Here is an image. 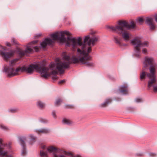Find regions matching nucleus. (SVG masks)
<instances>
[{
  "label": "nucleus",
  "instance_id": "nucleus-13",
  "mask_svg": "<svg viewBox=\"0 0 157 157\" xmlns=\"http://www.w3.org/2000/svg\"><path fill=\"white\" fill-rule=\"evenodd\" d=\"M60 36H58V38L57 40H59L62 43H63L64 42H65L66 43V45L68 46H70L71 45L72 47V43L71 42V41L68 40L67 39H67L68 41H69L70 42V43L68 41H66V38L64 37V35L61 32L60 33ZM68 36L67 37H68ZM70 37V36H69ZM78 37L77 38V39H76L75 38L77 42L78 43V41L77 39ZM71 38H73L72 37H71ZM73 38H74L73 37Z\"/></svg>",
  "mask_w": 157,
  "mask_h": 157
},
{
  "label": "nucleus",
  "instance_id": "nucleus-29",
  "mask_svg": "<svg viewBox=\"0 0 157 157\" xmlns=\"http://www.w3.org/2000/svg\"><path fill=\"white\" fill-rule=\"evenodd\" d=\"M29 136L31 138V140H34L35 139V136L32 135H29Z\"/></svg>",
  "mask_w": 157,
  "mask_h": 157
},
{
  "label": "nucleus",
  "instance_id": "nucleus-12",
  "mask_svg": "<svg viewBox=\"0 0 157 157\" xmlns=\"http://www.w3.org/2000/svg\"><path fill=\"white\" fill-rule=\"evenodd\" d=\"M6 145L3 143V140L0 139V156L1 157H12L7 155L8 151L6 149Z\"/></svg>",
  "mask_w": 157,
  "mask_h": 157
},
{
  "label": "nucleus",
  "instance_id": "nucleus-18",
  "mask_svg": "<svg viewBox=\"0 0 157 157\" xmlns=\"http://www.w3.org/2000/svg\"><path fill=\"white\" fill-rule=\"evenodd\" d=\"M112 101V100L111 98L106 99L105 101L99 105V106L100 107H106L108 105L111 103Z\"/></svg>",
  "mask_w": 157,
  "mask_h": 157
},
{
  "label": "nucleus",
  "instance_id": "nucleus-34",
  "mask_svg": "<svg viewBox=\"0 0 157 157\" xmlns=\"http://www.w3.org/2000/svg\"><path fill=\"white\" fill-rule=\"evenodd\" d=\"M9 112H12V113H14V112H15L16 111V109H11L9 110Z\"/></svg>",
  "mask_w": 157,
  "mask_h": 157
},
{
  "label": "nucleus",
  "instance_id": "nucleus-17",
  "mask_svg": "<svg viewBox=\"0 0 157 157\" xmlns=\"http://www.w3.org/2000/svg\"><path fill=\"white\" fill-rule=\"evenodd\" d=\"M119 92L122 94H125L128 93V86L124 84L120 87L119 88Z\"/></svg>",
  "mask_w": 157,
  "mask_h": 157
},
{
  "label": "nucleus",
  "instance_id": "nucleus-42",
  "mask_svg": "<svg viewBox=\"0 0 157 157\" xmlns=\"http://www.w3.org/2000/svg\"><path fill=\"white\" fill-rule=\"evenodd\" d=\"M143 70H145V69H144V68H143Z\"/></svg>",
  "mask_w": 157,
  "mask_h": 157
},
{
  "label": "nucleus",
  "instance_id": "nucleus-1",
  "mask_svg": "<svg viewBox=\"0 0 157 157\" xmlns=\"http://www.w3.org/2000/svg\"><path fill=\"white\" fill-rule=\"evenodd\" d=\"M67 39L71 41L73 48H75L77 46H79L81 47L82 50L78 48L76 56L72 57L71 60L73 63H79L82 64H85L86 66L88 67L93 66L94 63H93L86 61L91 59V57L89 56V54L91 51V48L90 46L91 45L93 46L95 45L98 40V37L94 36L90 37L89 35L85 36L84 39V42L85 43L88 41V47H87L86 45L82 43V38L80 37H78V43L77 42L75 38H71L68 37Z\"/></svg>",
  "mask_w": 157,
  "mask_h": 157
},
{
  "label": "nucleus",
  "instance_id": "nucleus-30",
  "mask_svg": "<svg viewBox=\"0 0 157 157\" xmlns=\"http://www.w3.org/2000/svg\"><path fill=\"white\" fill-rule=\"evenodd\" d=\"M149 155L150 156H152V157H155L156 155V154L155 153H149Z\"/></svg>",
  "mask_w": 157,
  "mask_h": 157
},
{
  "label": "nucleus",
  "instance_id": "nucleus-11",
  "mask_svg": "<svg viewBox=\"0 0 157 157\" xmlns=\"http://www.w3.org/2000/svg\"><path fill=\"white\" fill-rule=\"evenodd\" d=\"M37 64L38 65V69H36V71L40 73L42 77L45 78H47L49 76V74L48 73L49 68L41 65L40 63Z\"/></svg>",
  "mask_w": 157,
  "mask_h": 157
},
{
  "label": "nucleus",
  "instance_id": "nucleus-25",
  "mask_svg": "<svg viewBox=\"0 0 157 157\" xmlns=\"http://www.w3.org/2000/svg\"><path fill=\"white\" fill-rule=\"evenodd\" d=\"M39 132H40L45 133H48L49 132V131L48 130L45 129H42L41 130H40Z\"/></svg>",
  "mask_w": 157,
  "mask_h": 157
},
{
  "label": "nucleus",
  "instance_id": "nucleus-28",
  "mask_svg": "<svg viewBox=\"0 0 157 157\" xmlns=\"http://www.w3.org/2000/svg\"><path fill=\"white\" fill-rule=\"evenodd\" d=\"M11 42L14 44H17L16 40L14 38H12L11 39Z\"/></svg>",
  "mask_w": 157,
  "mask_h": 157
},
{
  "label": "nucleus",
  "instance_id": "nucleus-19",
  "mask_svg": "<svg viewBox=\"0 0 157 157\" xmlns=\"http://www.w3.org/2000/svg\"><path fill=\"white\" fill-rule=\"evenodd\" d=\"M49 68L50 69V68L49 67ZM51 70H53V71H52L51 72V74L52 75H55V76H54L52 77V79L53 80H56L58 78L57 76H56V75H57L58 74V72H57V71L56 70H57L58 71V70H57L55 69H53V70H52L51 69Z\"/></svg>",
  "mask_w": 157,
  "mask_h": 157
},
{
  "label": "nucleus",
  "instance_id": "nucleus-3",
  "mask_svg": "<svg viewBox=\"0 0 157 157\" xmlns=\"http://www.w3.org/2000/svg\"><path fill=\"white\" fill-rule=\"evenodd\" d=\"M63 59L66 61L61 62L60 61L59 58H57L55 59L56 63H51L49 65V67L50 69L52 70L55 69L57 70L60 74L63 73L64 72L63 69L68 68L69 67V65L70 63H73L72 62L71 59V61L70 60V57L68 56H64L63 57Z\"/></svg>",
  "mask_w": 157,
  "mask_h": 157
},
{
  "label": "nucleus",
  "instance_id": "nucleus-27",
  "mask_svg": "<svg viewBox=\"0 0 157 157\" xmlns=\"http://www.w3.org/2000/svg\"><path fill=\"white\" fill-rule=\"evenodd\" d=\"M64 35L66 34L68 36H71V33L69 32V31H63L61 32Z\"/></svg>",
  "mask_w": 157,
  "mask_h": 157
},
{
  "label": "nucleus",
  "instance_id": "nucleus-2",
  "mask_svg": "<svg viewBox=\"0 0 157 157\" xmlns=\"http://www.w3.org/2000/svg\"><path fill=\"white\" fill-rule=\"evenodd\" d=\"M118 25L109 27L112 31L122 36L125 41H128L132 36L127 30L130 29H133L135 27V25L133 21H131L130 25L124 21H118Z\"/></svg>",
  "mask_w": 157,
  "mask_h": 157
},
{
  "label": "nucleus",
  "instance_id": "nucleus-7",
  "mask_svg": "<svg viewBox=\"0 0 157 157\" xmlns=\"http://www.w3.org/2000/svg\"><path fill=\"white\" fill-rule=\"evenodd\" d=\"M38 69V65L37 64H32L28 66H23L21 67H17L16 68V70L14 71L13 75H18L21 72H25L28 73L32 74L34 70Z\"/></svg>",
  "mask_w": 157,
  "mask_h": 157
},
{
  "label": "nucleus",
  "instance_id": "nucleus-16",
  "mask_svg": "<svg viewBox=\"0 0 157 157\" xmlns=\"http://www.w3.org/2000/svg\"><path fill=\"white\" fill-rule=\"evenodd\" d=\"M53 43V41L50 38H46L44 41L41 43L40 45L43 48L46 47L47 45H51Z\"/></svg>",
  "mask_w": 157,
  "mask_h": 157
},
{
  "label": "nucleus",
  "instance_id": "nucleus-6",
  "mask_svg": "<svg viewBox=\"0 0 157 157\" xmlns=\"http://www.w3.org/2000/svg\"><path fill=\"white\" fill-rule=\"evenodd\" d=\"M151 73H147L145 71H143L141 72L140 74V78L141 80L145 78L146 77L148 78L150 80L148 82V87L150 88L153 86V89L155 92H157V86H154L153 84L156 82L155 76V72L154 73L153 76L151 75Z\"/></svg>",
  "mask_w": 157,
  "mask_h": 157
},
{
  "label": "nucleus",
  "instance_id": "nucleus-20",
  "mask_svg": "<svg viewBox=\"0 0 157 157\" xmlns=\"http://www.w3.org/2000/svg\"><path fill=\"white\" fill-rule=\"evenodd\" d=\"M63 122L64 124L69 125H71L73 123V122L72 121L66 118H64L63 119Z\"/></svg>",
  "mask_w": 157,
  "mask_h": 157
},
{
  "label": "nucleus",
  "instance_id": "nucleus-14",
  "mask_svg": "<svg viewBox=\"0 0 157 157\" xmlns=\"http://www.w3.org/2000/svg\"><path fill=\"white\" fill-rule=\"evenodd\" d=\"M18 139L20 141L21 145L22 146V151L21 152V155H25L26 154V148H25V140H26V137L25 136L19 137Z\"/></svg>",
  "mask_w": 157,
  "mask_h": 157
},
{
  "label": "nucleus",
  "instance_id": "nucleus-26",
  "mask_svg": "<svg viewBox=\"0 0 157 157\" xmlns=\"http://www.w3.org/2000/svg\"><path fill=\"white\" fill-rule=\"evenodd\" d=\"M62 100L58 98L57 99L55 102V105L56 106H58L60 105L61 102H62Z\"/></svg>",
  "mask_w": 157,
  "mask_h": 157
},
{
  "label": "nucleus",
  "instance_id": "nucleus-37",
  "mask_svg": "<svg viewBox=\"0 0 157 157\" xmlns=\"http://www.w3.org/2000/svg\"><path fill=\"white\" fill-rule=\"evenodd\" d=\"M66 107L67 108H71L72 107V106L70 105H67Z\"/></svg>",
  "mask_w": 157,
  "mask_h": 157
},
{
  "label": "nucleus",
  "instance_id": "nucleus-35",
  "mask_svg": "<svg viewBox=\"0 0 157 157\" xmlns=\"http://www.w3.org/2000/svg\"><path fill=\"white\" fill-rule=\"evenodd\" d=\"M65 81V80H63L59 82V83L62 84L64 83Z\"/></svg>",
  "mask_w": 157,
  "mask_h": 157
},
{
  "label": "nucleus",
  "instance_id": "nucleus-23",
  "mask_svg": "<svg viewBox=\"0 0 157 157\" xmlns=\"http://www.w3.org/2000/svg\"><path fill=\"white\" fill-rule=\"evenodd\" d=\"M137 21L139 22L140 25H141L144 22V20L142 18L139 17L137 19Z\"/></svg>",
  "mask_w": 157,
  "mask_h": 157
},
{
  "label": "nucleus",
  "instance_id": "nucleus-15",
  "mask_svg": "<svg viewBox=\"0 0 157 157\" xmlns=\"http://www.w3.org/2000/svg\"><path fill=\"white\" fill-rule=\"evenodd\" d=\"M153 18L151 17H147L146 18V23L149 25L151 29L153 30L155 28V26L153 23Z\"/></svg>",
  "mask_w": 157,
  "mask_h": 157
},
{
  "label": "nucleus",
  "instance_id": "nucleus-32",
  "mask_svg": "<svg viewBox=\"0 0 157 157\" xmlns=\"http://www.w3.org/2000/svg\"><path fill=\"white\" fill-rule=\"evenodd\" d=\"M136 101L137 102H139L142 101V99L140 98H137L136 99Z\"/></svg>",
  "mask_w": 157,
  "mask_h": 157
},
{
  "label": "nucleus",
  "instance_id": "nucleus-4",
  "mask_svg": "<svg viewBox=\"0 0 157 157\" xmlns=\"http://www.w3.org/2000/svg\"><path fill=\"white\" fill-rule=\"evenodd\" d=\"M131 44L134 46V56L137 57H139L141 55L140 50L142 48V52L144 54L147 52L146 48H144L148 46V42L147 41L141 42L139 37H136L131 41Z\"/></svg>",
  "mask_w": 157,
  "mask_h": 157
},
{
  "label": "nucleus",
  "instance_id": "nucleus-39",
  "mask_svg": "<svg viewBox=\"0 0 157 157\" xmlns=\"http://www.w3.org/2000/svg\"><path fill=\"white\" fill-rule=\"evenodd\" d=\"M155 21L157 22V15H155Z\"/></svg>",
  "mask_w": 157,
  "mask_h": 157
},
{
  "label": "nucleus",
  "instance_id": "nucleus-41",
  "mask_svg": "<svg viewBox=\"0 0 157 157\" xmlns=\"http://www.w3.org/2000/svg\"><path fill=\"white\" fill-rule=\"evenodd\" d=\"M41 34H40L39 35V36H41Z\"/></svg>",
  "mask_w": 157,
  "mask_h": 157
},
{
  "label": "nucleus",
  "instance_id": "nucleus-40",
  "mask_svg": "<svg viewBox=\"0 0 157 157\" xmlns=\"http://www.w3.org/2000/svg\"><path fill=\"white\" fill-rule=\"evenodd\" d=\"M139 155H140V156H142V154H139Z\"/></svg>",
  "mask_w": 157,
  "mask_h": 157
},
{
  "label": "nucleus",
  "instance_id": "nucleus-8",
  "mask_svg": "<svg viewBox=\"0 0 157 157\" xmlns=\"http://www.w3.org/2000/svg\"><path fill=\"white\" fill-rule=\"evenodd\" d=\"M19 60L18 59H13L11 60L10 62L8 67H5L4 68V71L7 74V76L9 77H11L17 75H13L14 71L16 70V69H14L13 67L16 65V63Z\"/></svg>",
  "mask_w": 157,
  "mask_h": 157
},
{
  "label": "nucleus",
  "instance_id": "nucleus-24",
  "mask_svg": "<svg viewBox=\"0 0 157 157\" xmlns=\"http://www.w3.org/2000/svg\"><path fill=\"white\" fill-rule=\"evenodd\" d=\"M37 104L38 106L41 108H42L44 106V104L40 101H38Z\"/></svg>",
  "mask_w": 157,
  "mask_h": 157
},
{
  "label": "nucleus",
  "instance_id": "nucleus-38",
  "mask_svg": "<svg viewBox=\"0 0 157 157\" xmlns=\"http://www.w3.org/2000/svg\"><path fill=\"white\" fill-rule=\"evenodd\" d=\"M1 128L2 129H6V127H5V126H1Z\"/></svg>",
  "mask_w": 157,
  "mask_h": 157
},
{
  "label": "nucleus",
  "instance_id": "nucleus-9",
  "mask_svg": "<svg viewBox=\"0 0 157 157\" xmlns=\"http://www.w3.org/2000/svg\"><path fill=\"white\" fill-rule=\"evenodd\" d=\"M6 49L2 46H0V55L3 59L6 61H7L9 59L13 57L15 52V50H11L9 52H6Z\"/></svg>",
  "mask_w": 157,
  "mask_h": 157
},
{
  "label": "nucleus",
  "instance_id": "nucleus-22",
  "mask_svg": "<svg viewBox=\"0 0 157 157\" xmlns=\"http://www.w3.org/2000/svg\"><path fill=\"white\" fill-rule=\"evenodd\" d=\"M51 37L54 40H57L58 38V33H56L51 35Z\"/></svg>",
  "mask_w": 157,
  "mask_h": 157
},
{
  "label": "nucleus",
  "instance_id": "nucleus-43",
  "mask_svg": "<svg viewBox=\"0 0 157 157\" xmlns=\"http://www.w3.org/2000/svg\"><path fill=\"white\" fill-rule=\"evenodd\" d=\"M91 34H93V33H91Z\"/></svg>",
  "mask_w": 157,
  "mask_h": 157
},
{
  "label": "nucleus",
  "instance_id": "nucleus-10",
  "mask_svg": "<svg viewBox=\"0 0 157 157\" xmlns=\"http://www.w3.org/2000/svg\"><path fill=\"white\" fill-rule=\"evenodd\" d=\"M33 49L35 50V51L37 52L39 50V48L37 46L32 47L31 46H27V48L25 51L20 49L17 48V52L21 56H23L27 53H31L33 51Z\"/></svg>",
  "mask_w": 157,
  "mask_h": 157
},
{
  "label": "nucleus",
  "instance_id": "nucleus-5",
  "mask_svg": "<svg viewBox=\"0 0 157 157\" xmlns=\"http://www.w3.org/2000/svg\"><path fill=\"white\" fill-rule=\"evenodd\" d=\"M144 67H147L148 65L150 66L149 70L151 73V75L153 76L157 69V64L155 63L154 58L152 57H145L144 62Z\"/></svg>",
  "mask_w": 157,
  "mask_h": 157
},
{
  "label": "nucleus",
  "instance_id": "nucleus-21",
  "mask_svg": "<svg viewBox=\"0 0 157 157\" xmlns=\"http://www.w3.org/2000/svg\"><path fill=\"white\" fill-rule=\"evenodd\" d=\"M114 39L116 44L120 46L121 45V40L120 39L118 38L117 37L114 36Z\"/></svg>",
  "mask_w": 157,
  "mask_h": 157
},
{
  "label": "nucleus",
  "instance_id": "nucleus-31",
  "mask_svg": "<svg viewBox=\"0 0 157 157\" xmlns=\"http://www.w3.org/2000/svg\"><path fill=\"white\" fill-rule=\"evenodd\" d=\"M52 114L54 118H56V113L54 111H53L52 112Z\"/></svg>",
  "mask_w": 157,
  "mask_h": 157
},
{
  "label": "nucleus",
  "instance_id": "nucleus-36",
  "mask_svg": "<svg viewBox=\"0 0 157 157\" xmlns=\"http://www.w3.org/2000/svg\"><path fill=\"white\" fill-rule=\"evenodd\" d=\"M6 45L8 46H9V47H10L11 46V44L9 43V42H7L6 43Z\"/></svg>",
  "mask_w": 157,
  "mask_h": 157
},
{
  "label": "nucleus",
  "instance_id": "nucleus-33",
  "mask_svg": "<svg viewBox=\"0 0 157 157\" xmlns=\"http://www.w3.org/2000/svg\"><path fill=\"white\" fill-rule=\"evenodd\" d=\"M38 42L37 40H35L32 41V42L29 43V44H35L37 43Z\"/></svg>",
  "mask_w": 157,
  "mask_h": 157
}]
</instances>
